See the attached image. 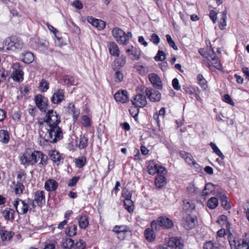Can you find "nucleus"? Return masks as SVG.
Listing matches in <instances>:
<instances>
[{
  "label": "nucleus",
  "instance_id": "obj_1",
  "mask_svg": "<svg viewBox=\"0 0 249 249\" xmlns=\"http://www.w3.org/2000/svg\"><path fill=\"white\" fill-rule=\"evenodd\" d=\"M23 47L21 40L16 36L6 38L3 42V47L0 48V51L6 52L9 51H15L20 50Z\"/></svg>",
  "mask_w": 249,
  "mask_h": 249
},
{
  "label": "nucleus",
  "instance_id": "obj_2",
  "mask_svg": "<svg viewBox=\"0 0 249 249\" xmlns=\"http://www.w3.org/2000/svg\"><path fill=\"white\" fill-rule=\"evenodd\" d=\"M46 130L47 132L45 135L46 140L51 143H55L63 137L62 130L58 125L47 126Z\"/></svg>",
  "mask_w": 249,
  "mask_h": 249
},
{
  "label": "nucleus",
  "instance_id": "obj_3",
  "mask_svg": "<svg viewBox=\"0 0 249 249\" xmlns=\"http://www.w3.org/2000/svg\"><path fill=\"white\" fill-rule=\"evenodd\" d=\"M228 240L231 249H249V245L244 240L240 239L236 235L230 233Z\"/></svg>",
  "mask_w": 249,
  "mask_h": 249
},
{
  "label": "nucleus",
  "instance_id": "obj_4",
  "mask_svg": "<svg viewBox=\"0 0 249 249\" xmlns=\"http://www.w3.org/2000/svg\"><path fill=\"white\" fill-rule=\"evenodd\" d=\"M60 122V118L56 112L53 109L48 110L44 118V122L48 124L47 126L50 125H58Z\"/></svg>",
  "mask_w": 249,
  "mask_h": 249
},
{
  "label": "nucleus",
  "instance_id": "obj_5",
  "mask_svg": "<svg viewBox=\"0 0 249 249\" xmlns=\"http://www.w3.org/2000/svg\"><path fill=\"white\" fill-rule=\"evenodd\" d=\"M141 90L143 91V93L145 94L146 96L151 102H157L160 101L161 99V95L160 93L151 88L143 87Z\"/></svg>",
  "mask_w": 249,
  "mask_h": 249
},
{
  "label": "nucleus",
  "instance_id": "obj_6",
  "mask_svg": "<svg viewBox=\"0 0 249 249\" xmlns=\"http://www.w3.org/2000/svg\"><path fill=\"white\" fill-rule=\"evenodd\" d=\"M13 72L11 77L13 80L19 82L23 79L24 72L22 71V67L19 63H15L12 66Z\"/></svg>",
  "mask_w": 249,
  "mask_h": 249
},
{
  "label": "nucleus",
  "instance_id": "obj_7",
  "mask_svg": "<svg viewBox=\"0 0 249 249\" xmlns=\"http://www.w3.org/2000/svg\"><path fill=\"white\" fill-rule=\"evenodd\" d=\"M112 34L116 41L120 44H126L127 38L125 36V33L119 28H114L112 30Z\"/></svg>",
  "mask_w": 249,
  "mask_h": 249
},
{
  "label": "nucleus",
  "instance_id": "obj_8",
  "mask_svg": "<svg viewBox=\"0 0 249 249\" xmlns=\"http://www.w3.org/2000/svg\"><path fill=\"white\" fill-rule=\"evenodd\" d=\"M48 156L41 151H35V164L38 163L40 167H44L48 163Z\"/></svg>",
  "mask_w": 249,
  "mask_h": 249
},
{
  "label": "nucleus",
  "instance_id": "obj_9",
  "mask_svg": "<svg viewBox=\"0 0 249 249\" xmlns=\"http://www.w3.org/2000/svg\"><path fill=\"white\" fill-rule=\"evenodd\" d=\"M14 206L17 213L19 214H26L28 210V207L25 201L17 198L14 202Z\"/></svg>",
  "mask_w": 249,
  "mask_h": 249
},
{
  "label": "nucleus",
  "instance_id": "obj_10",
  "mask_svg": "<svg viewBox=\"0 0 249 249\" xmlns=\"http://www.w3.org/2000/svg\"><path fill=\"white\" fill-rule=\"evenodd\" d=\"M197 222V218L195 216L187 214L183 218L182 225L185 229L189 230L194 228Z\"/></svg>",
  "mask_w": 249,
  "mask_h": 249
},
{
  "label": "nucleus",
  "instance_id": "obj_11",
  "mask_svg": "<svg viewBox=\"0 0 249 249\" xmlns=\"http://www.w3.org/2000/svg\"><path fill=\"white\" fill-rule=\"evenodd\" d=\"M131 101L134 106L139 107H143L147 102L145 96L141 93L136 94Z\"/></svg>",
  "mask_w": 249,
  "mask_h": 249
},
{
  "label": "nucleus",
  "instance_id": "obj_12",
  "mask_svg": "<svg viewBox=\"0 0 249 249\" xmlns=\"http://www.w3.org/2000/svg\"><path fill=\"white\" fill-rule=\"evenodd\" d=\"M35 102L37 107L42 112H45L48 106V99L41 94H38L35 97Z\"/></svg>",
  "mask_w": 249,
  "mask_h": 249
},
{
  "label": "nucleus",
  "instance_id": "obj_13",
  "mask_svg": "<svg viewBox=\"0 0 249 249\" xmlns=\"http://www.w3.org/2000/svg\"><path fill=\"white\" fill-rule=\"evenodd\" d=\"M114 98L117 102L125 103L129 101V95L126 90L117 91L114 95Z\"/></svg>",
  "mask_w": 249,
  "mask_h": 249
},
{
  "label": "nucleus",
  "instance_id": "obj_14",
  "mask_svg": "<svg viewBox=\"0 0 249 249\" xmlns=\"http://www.w3.org/2000/svg\"><path fill=\"white\" fill-rule=\"evenodd\" d=\"M34 199L38 207L41 208L45 204V195L43 191L37 190L34 194Z\"/></svg>",
  "mask_w": 249,
  "mask_h": 249
},
{
  "label": "nucleus",
  "instance_id": "obj_15",
  "mask_svg": "<svg viewBox=\"0 0 249 249\" xmlns=\"http://www.w3.org/2000/svg\"><path fill=\"white\" fill-rule=\"evenodd\" d=\"M168 244L169 246L175 248V249H184V242L181 238L172 237L169 238Z\"/></svg>",
  "mask_w": 249,
  "mask_h": 249
},
{
  "label": "nucleus",
  "instance_id": "obj_16",
  "mask_svg": "<svg viewBox=\"0 0 249 249\" xmlns=\"http://www.w3.org/2000/svg\"><path fill=\"white\" fill-rule=\"evenodd\" d=\"M148 78L153 87L157 89H161L162 84L160 77L156 73H152L148 75Z\"/></svg>",
  "mask_w": 249,
  "mask_h": 249
},
{
  "label": "nucleus",
  "instance_id": "obj_17",
  "mask_svg": "<svg viewBox=\"0 0 249 249\" xmlns=\"http://www.w3.org/2000/svg\"><path fill=\"white\" fill-rule=\"evenodd\" d=\"M65 99L64 92L61 89L55 91L51 97V101L53 104H58Z\"/></svg>",
  "mask_w": 249,
  "mask_h": 249
},
{
  "label": "nucleus",
  "instance_id": "obj_18",
  "mask_svg": "<svg viewBox=\"0 0 249 249\" xmlns=\"http://www.w3.org/2000/svg\"><path fill=\"white\" fill-rule=\"evenodd\" d=\"M49 156L51 160L57 165H59L63 162L64 158L61 154L56 150L50 151L49 153Z\"/></svg>",
  "mask_w": 249,
  "mask_h": 249
},
{
  "label": "nucleus",
  "instance_id": "obj_19",
  "mask_svg": "<svg viewBox=\"0 0 249 249\" xmlns=\"http://www.w3.org/2000/svg\"><path fill=\"white\" fill-rule=\"evenodd\" d=\"M88 21L93 26L96 27L98 30H103L106 26L105 22L101 19L94 18L91 17L87 18Z\"/></svg>",
  "mask_w": 249,
  "mask_h": 249
},
{
  "label": "nucleus",
  "instance_id": "obj_20",
  "mask_svg": "<svg viewBox=\"0 0 249 249\" xmlns=\"http://www.w3.org/2000/svg\"><path fill=\"white\" fill-rule=\"evenodd\" d=\"M159 224L165 229H170L173 225V221L165 216H160L158 219Z\"/></svg>",
  "mask_w": 249,
  "mask_h": 249
},
{
  "label": "nucleus",
  "instance_id": "obj_21",
  "mask_svg": "<svg viewBox=\"0 0 249 249\" xmlns=\"http://www.w3.org/2000/svg\"><path fill=\"white\" fill-rule=\"evenodd\" d=\"M21 160L24 165H33L35 164V151L31 154H24Z\"/></svg>",
  "mask_w": 249,
  "mask_h": 249
},
{
  "label": "nucleus",
  "instance_id": "obj_22",
  "mask_svg": "<svg viewBox=\"0 0 249 249\" xmlns=\"http://www.w3.org/2000/svg\"><path fill=\"white\" fill-rule=\"evenodd\" d=\"M58 186V183L53 179H49L47 180L44 184V188L45 190L49 192H53L55 191Z\"/></svg>",
  "mask_w": 249,
  "mask_h": 249
},
{
  "label": "nucleus",
  "instance_id": "obj_23",
  "mask_svg": "<svg viewBox=\"0 0 249 249\" xmlns=\"http://www.w3.org/2000/svg\"><path fill=\"white\" fill-rule=\"evenodd\" d=\"M126 52L129 55H132V59L133 60H139L141 57V50L139 48L131 46L130 48L126 50Z\"/></svg>",
  "mask_w": 249,
  "mask_h": 249
},
{
  "label": "nucleus",
  "instance_id": "obj_24",
  "mask_svg": "<svg viewBox=\"0 0 249 249\" xmlns=\"http://www.w3.org/2000/svg\"><path fill=\"white\" fill-rule=\"evenodd\" d=\"M179 155L182 158L184 159L185 161L189 165H196V166H198V164L193 159V158L191 154L187 153L185 151H180Z\"/></svg>",
  "mask_w": 249,
  "mask_h": 249
},
{
  "label": "nucleus",
  "instance_id": "obj_25",
  "mask_svg": "<svg viewBox=\"0 0 249 249\" xmlns=\"http://www.w3.org/2000/svg\"><path fill=\"white\" fill-rule=\"evenodd\" d=\"M113 231L120 235V236H118V238L123 239L124 237L125 233L127 232L128 230L127 227L125 226H115L113 228Z\"/></svg>",
  "mask_w": 249,
  "mask_h": 249
},
{
  "label": "nucleus",
  "instance_id": "obj_26",
  "mask_svg": "<svg viewBox=\"0 0 249 249\" xmlns=\"http://www.w3.org/2000/svg\"><path fill=\"white\" fill-rule=\"evenodd\" d=\"M109 53L111 55L118 56L120 54V50L115 42H110L108 45Z\"/></svg>",
  "mask_w": 249,
  "mask_h": 249
},
{
  "label": "nucleus",
  "instance_id": "obj_27",
  "mask_svg": "<svg viewBox=\"0 0 249 249\" xmlns=\"http://www.w3.org/2000/svg\"><path fill=\"white\" fill-rule=\"evenodd\" d=\"M21 57L23 62L27 64H30L34 60V56L33 53L27 52L21 54Z\"/></svg>",
  "mask_w": 249,
  "mask_h": 249
},
{
  "label": "nucleus",
  "instance_id": "obj_28",
  "mask_svg": "<svg viewBox=\"0 0 249 249\" xmlns=\"http://www.w3.org/2000/svg\"><path fill=\"white\" fill-rule=\"evenodd\" d=\"M215 190V186L212 183L206 184L202 192V196H205L210 195Z\"/></svg>",
  "mask_w": 249,
  "mask_h": 249
},
{
  "label": "nucleus",
  "instance_id": "obj_29",
  "mask_svg": "<svg viewBox=\"0 0 249 249\" xmlns=\"http://www.w3.org/2000/svg\"><path fill=\"white\" fill-rule=\"evenodd\" d=\"M220 244L218 242L209 241L205 243L203 249H219Z\"/></svg>",
  "mask_w": 249,
  "mask_h": 249
},
{
  "label": "nucleus",
  "instance_id": "obj_30",
  "mask_svg": "<svg viewBox=\"0 0 249 249\" xmlns=\"http://www.w3.org/2000/svg\"><path fill=\"white\" fill-rule=\"evenodd\" d=\"M2 214L6 220L8 221L10 219L13 220L14 219V211L10 208H6L2 212Z\"/></svg>",
  "mask_w": 249,
  "mask_h": 249
},
{
  "label": "nucleus",
  "instance_id": "obj_31",
  "mask_svg": "<svg viewBox=\"0 0 249 249\" xmlns=\"http://www.w3.org/2000/svg\"><path fill=\"white\" fill-rule=\"evenodd\" d=\"M78 224L81 229H86L89 224L88 217L86 215H82L78 219Z\"/></svg>",
  "mask_w": 249,
  "mask_h": 249
},
{
  "label": "nucleus",
  "instance_id": "obj_32",
  "mask_svg": "<svg viewBox=\"0 0 249 249\" xmlns=\"http://www.w3.org/2000/svg\"><path fill=\"white\" fill-rule=\"evenodd\" d=\"M10 136L8 132L5 130H0V142L6 144L8 143Z\"/></svg>",
  "mask_w": 249,
  "mask_h": 249
},
{
  "label": "nucleus",
  "instance_id": "obj_33",
  "mask_svg": "<svg viewBox=\"0 0 249 249\" xmlns=\"http://www.w3.org/2000/svg\"><path fill=\"white\" fill-rule=\"evenodd\" d=\"M227 11L225 10L222 12V17L221 20L219 22V27L221 30H223L226 29L227 25Z\"/></svg>",
  "mask_w": 249,
  "mask_h": 249
},
{
  "label": "nucleus",
  "instance_id": "obj_34",
  "mask_svg": "<svg viewBox=\"0 0 249 249\" xmlns=\"http://www.w3.org/2000/svg\"><path fill=\"white\" fill-rule=\"evenodd\" d=\"M62 245L64 249H73L74 241L70 238H63Z\"/></svg>",
  "mask_w": 249,
  "mask_h": 249
},
{
  "label": "nucleus",
  "instance_id": "obj_35",
  "mask_svg": "<svg viewBox=\"0 0 249 249\" xmlns=\"http://www.w3.org/2000/svg\"><path fill=\"white\" fill-rule=\"evenodd\" d=\"M220 200L221 201L222 206L225 210H229L231 208V206L230 203L228 200V197L225 194L221 195L219 196Z\"/></svg>",
  "mask_w": 249,
  "mask_h": 249
},
{
  "label": "nucleus",
  "instance_id": "obj_36",
  "mask_svg": "<svg viewBox=\"0 0 249 249\" xmlns=\"http://www.w3.org/2000/svg\"><path fill=\"white\" fill-rule=\"evenodd\" d=\"M166 182V178L163 175L159 176L156 178L155 180V183L156 187L158 188H161Z\"/></svg>",
  "mask_w": 249,
  "mask_h": 249
},
{
  "label": "nucleus",
  "instance_id": "obj_37",
  "mask_svg": "<svg viewBox=\"0 0 249 249\" xmlns=\"http://www.w3.org/2000/svg\"><path fill=\"white\" fill-rule=\"evenodd\" d=\"M218 204V201L216 197H212L207 201V206L211 209H215Z\"/></svg>",
  "mask_w": 249,
  "mask_h": 249
},
{
  "label": "nucleus",
  "instance_id": "obj_38",
  "mask_svg": "<svg viewBox=\"0 0 249 249\" xmlns=\"http://www.w3.org/2000/svg\"><path fill=\"white\" fill-rule=\"evenodd\" d=\"M145 237L146 239L149 242L154 241L155 238L154 231L150 228L146 229L145 231Z\"/></svg>",
  "mask_w": 249,
  "mask_h": 249
},
{
  "label": "nucleus",
  "instance_id": "obj_39",
  "mask_svg": "<svg viewBox=\"0 0 249 249\" xmlns=\"http://www.w3.org/2000/svg\"><path fill=\"white\" fill-rule=\"evenodd\" d=\"M195 205L192 202L187 200L183 201V209L187 212H191L195 209Z\"/></svg>",
  "mask_w": 249,
  "mask_h": 249
},
{
  "label": "nucleus",
  "instance_id": "obj_40",
  "mask_svg": "<svg viewBox=\"0 0 249 249\" xmlns=\"http://www.w3.org/2000/svg\"><path fill=\"white\" fill-rule=\"evenodd\" d=\"M13 183L15 184V187L14 188V192L17 195H20L22 194L24 189V186L22 183L19 181H17L16 184H15V182H13Z\"/></svg>",
  "mask_w": 249,
  "mask_h": 249
},
{
  "label": "nucleus",
  "instance_id": "obj_41",
  "mask_svg": "<svg viewBox=\"0 0 249 249\" xmlns=\"http://www.w3.org/2000/svg\"><path fill=\"white\" fill-rule=\"evenodd\" d=\"M157 164L153 161H150L147 166L148 171L149 174L154 175L157 172Z\"/></svg>",
  "mask_w": 249,
  "mask_h": 249
},
{
  "label": "nucleus",
  "instance_id": "obj_42",
  "mask_svg": "<svg viewBox=\"0 0 249 249\" xmlns=\"http://www.w3.org/2000/svg\"><path fill=\"white\" fill-rule=\"evenodd\" d=\"M77 232V226L75 225H71L68 227L65 232L67 235L69 236H72L76 234Z\"/></svg>",
  "mask_w": 249,
  "mask_h": 249
},
{
  "label": "nucleus",
  "instance_id": "obj_43",
  "mask_svg": "<svg viewBox=\"0 0 249 249\" xmlns=\"http://www.w3.org/2000/svg\"><path fill=\"white\" fill-rule=\"evenodd\" d=\"M124 208L129 213L133 212L134 203L131 199L124 200Z\"/></svg>",
  "mask_w": 249,
  "mask_h": 249
},
{
  "label": "nucleus",
  "instance_id": "obj_44",
  "mask_svg": "<svg viewBox=\"0 0 249 249\" xmlns=\"http://www.w3.org/2000/svg\"><path fill=\"white\" fill-rule=\"evenodd\" d=\"M1 238L2 241H8L13 237V234L12 232L7 231H1L0 232Z\"/></svg>",
  "mask_w": 249,
  "mask_h": 249
},
{
  "label": "nucleus",
  "instance_id": "obj_45",
  "mask_svg": "<svg viewBox=\"0 0 249 249\" xmlns=\"http://www.w3.org/2000/svg\"><path fill=\"white\" fill-rule=\"evenodd\" d=\"M210 145L213 150V152L215 153L217 156H218L222 160H223L225 158L224 155L223 154V153L221 152V151L219 150L218 147L214 142H211L210 143Z\"/></svg>",
  "mask_w": 249,
  "mask_h": 249
},
{
  "label": "nucleus",
  "instance_id": "obj_46",
  "mask_svg": "<svg viewBox=\"0 0 249 249\" xmlns=\"http://www.w3.org/2000/svg\"><path fill=\"white\" fill-rule=\"evenodd\" d=\"M86 161L87 159L85 156L80 157L75 160L76 165L78 168H81L85 165Z\"/></svg>",
  "mask_w": 249,
  "mask_h": 249
},
{
  "label": "nucleus",
  "instance_id": "obj_47",
  "mask_svg": "<svg viewBox=\"0 0 249 249\" xmlns=\"http://www.w3.org/2000/svg\"><path fill=\"white\" fill-rule=\"evenodd\" d=\"M88 139L85 135H81L78 147L80 149H84L88 145Z\"/></svg>",
  "mask_w": 249,
  "mask_h": 249
},
{
  "label": "nucleus",
  "instance_id": "obj_48",
  "mask_svg": "<svg viewBox=\"0 0 249 249\" xmlns=\"http://www.w3.org/2000/svg\"><path fill=\"white\" fill-rule=\"evenodd\" d=\"M197 79L200 86L203 89H205L207 88V81L204 79L203 76L201 74L197 75Z\"/></svg>",
  "mask_w": 249,
  "mask_h": 249
},
{
  "label": "nucleus",
  "instance_id": "obj_49",
  "mask_svg": "<svg viewBox=\"0 0 249 249\" xmlns=\"http://www.w3.org/2000/svg\"><path fill=\"white\" fill-rule=\"evenodd\" d=\"M217 222L223 226L226 225L227 228H228V226H230L229 222L228 221V217L225 215H220L217 219Z\"/></svg>",
  "mask_w": 249,
  "mask_h": 249
},
{
  "label": "nucleus",
  "instance_id": "obj_50",
  "mask_svg": "<svg viewBox=\"0 0 249 249\" xmlns=\"http://www.w3.org/2000/svg\"><path fill=\"white\" fill-rule=\"evenodd\" d=\"M126 62V57L124 56H121L120 57L116 59L114 61L115 65L117 64V67H122L124 65Z\"/></svg>",
  "mask_w": 249,
  "mask_h": 249
},
{
  "label": "nucleus",
  "instance_id": "obj_51",
  "mask_svg": "<svg viewBox=\"0 0 249 249\" xmlns=\"http://www.w3.org/2000/svg\"><path fill=\"white\" fill-rule=\"evenodd\" d=\"M206 58L210 61H214L216 60V56L212 49H209L207 53Z\"/></svg>",
  "mask_w": 249,
  "mask_h": 249
},
{
  "label": "nucleus",
  "instance_id": "obj_52",
  "mask_svg": "<svg viewBox=\"0 0 249 249\" xmlns=\"http://www.w3.org/2000/svg\"><path fill=\"white\" fill-rule=\"evenodd\" d=\"M165 53L162 51L159 50L157 54V55L155 56L154 59L156 61H162L165 59Z\"/></svg>",
  "mask_w": 249,
  "mask_h": 249
},
{
  "label": "nucleus",
  "instance_id": "obj_53",
  "mask_svg": "<svg viewBox=\"0 0 249 249\" xmlns=\"http://www.w3.org/2000/svg\"><path fill=\"white\" fill-rule=\"evenodd\" d=\"M86 243L82 240H79L76 243H74L73 249H84L86 247Z\"/></svg>",
  "mask_w": 249,
  "mask_h": 249
},
{
  "label": "nucleus",
  "instance_id": "obj_54",
  "mask_svg": "<svg viewBox=\"0 0 249 249\" xmlns=\"http://www.w3.org/2000/svg\"><path fill=\"white\" fill-rule=\"evenodd\" d=\"M24 201H26V205H27L29 210H32L35 209L36 206L35 204V201L34 200V199H33L30 198H28Z\"/></svg>",
  "mask_w": 249,
  "mask_h": 249
},
{
  "label": "nucleus",
  "instance_id": "obj_55",
  "mask_svg": "<svg viewBox=\"0 0 249 249\" xmlns=\"http://www.w3.org/2000/svg\"><path fill=\"white\" fill-rule=\"evenodd\" d=\"M166 38L167 39V41L169 44V46L172 47L174 50H177L178 47L176 46L174 41L172 39L171 36L169 35H167L166 36Z\"/></svg>",
  "mask_w": 249,
  "mask_h": 249
},
{
  "label": "nucleus",
  "instance_id": "obj_56",
  "mask_svg": "<svg viewBox=\"0 0 249 249\" xmlns=\"http://www.w3.org/2000/svg\"><path fill=\"white\" fill-rule=\"evenodd\" d=\"M39 89L42 92H45L49 89V84L45 80H42L40 83Z\"/></svg>",
  "mask_w": 249,
  "mask_h": 249
},
{
  "label": "nucleus",
  "instance_id": "obj_57",
  "mask_svg": "<svg viewBox=\"0 0 249 249\" xmlns=\"http://www.w3.org/2000/svg\"><path fill=\"white\" fill-rule=\"evenodd\" d=\"M187 190L190 194H197L199 193L198 188L196 187L193 184L189 185L187 187Z\"/></svg>",
  "mask_w": 249,
  "mask_h": 249
},
{
  "label": "nucleus",
  "instance_id": "obj_58",
  "mask_svg": "<svg viewBox=\"0 0 249 249\" xmlns=\"http://www.w3.org/2000/svg\"><path fill=\"white\" fill-rule=\"evenodd\" d=\"M122 195L124 198V200L131 199L132 193L131 191L124 189L123 190Z\"/></svg>",
  "mask_w": 249,
  "mask_h": 249
},
{
  "label": "nucleus",
  "instance_id": "obj_59",
  "mask_svg": "<svg viewBox=\"0 0 249 249\" xmlns=\"http://www.w3.org/2000/svg\"><path fill=\"white\" fill-rule=\"evenodd\" d=\"M64 81L66 84L67 85H73L74 84V78L70 75H66L64 77Z\"/></svg>",
  "mask_w": 249,
  "mask_h": 249
},
{
  "label": "nucleus",
  "instance_id": "obj_60",
  "mask_svg": "<svg viewBox=\"0 0 249 249\" xmlns=\"http://www.w3.org/2000/svg\"><path fill=\"white\" fill-rule=\"evenodd\" d=\"M165 113V108L164 107H162L159 110L158 114L157 113H156L154 115V118L155 120H157V122L158 123L159 116H160L163 117Z\"/></svg>",
  "mask_w": 249,
  "mask_h": 249
},
{
  "label": "nucleus",
  "instance_id": "obj_61",
  "mask_svg": "<svg viewBox=\"0 0 249 249\" xmlns=\"http://www.w3.org/2000/svg\"><path fill=\"white\" fill-rule=\"evenodd\" d=\"M150 40L154 44L156 45H158L160 41V37L156 34H152Z\"/></svg>",
  "mask_w": 249,
  "mask_h": 249
},
{
  "label": "nucleus",
  "instance_id": "obj_62",
  "mask_svg": "<svg viewBox=\"0 0 249 249\" xmlns=\"http://www.w3.org/2000/svg\"><path fill=\"white\" fill-rule=\"evenodd\" d=\"M172 86L174 89L177 90H180V86L179 85V81L178 79L176 78H175L172 80Z\"/></svg>",
  "mask_w": 249,
  "mask_h": 249
},
{
  "label": "nucleus",
  "instance_id": "obj_63",
  "mask_svg": "<svg viewBox=\"0 0 249 249\" xmlns=\"http://www.w3.org/2000/svg\"><path fill=\"white\" fill-rule=\"evenodd\" d=\"M83 121V125L85 127H89L90 125V121L89 118L87 115H84L82 117Z\"/></svg>",
  "mask_w": 249,
  "mask_h": 249
},
{
  "label": "nucleus",
  "instance_id": "obj_64",
  "mask_svg": "<svg viewBox=\"0 0 249 249\" xmlns=\"http://www.w3.org/2000/svg\"><path fill=\"white\" fill-rule=\"evenodd\" d=\"M223 100L224 102H225L226 103L232 106H234V103L233 102V101L232 100L231 96L228 95V94H225L224 96V99H223Z\"/></svg>",
  "mask_w": 249,
  "mask_h": 249
}]
</instances>
